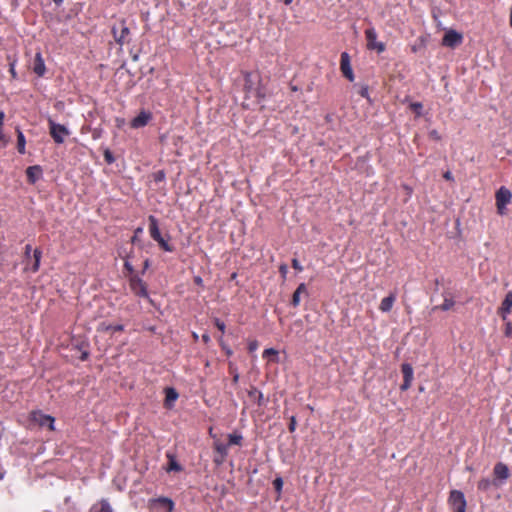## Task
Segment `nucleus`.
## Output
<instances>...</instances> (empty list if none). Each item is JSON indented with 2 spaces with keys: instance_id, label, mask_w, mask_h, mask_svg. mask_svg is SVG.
I'll return each mask as SVG.
<instances>
[{
  "instance_id": "nucleus-1",
  "label": "nucleus",
  "mask_w": 512,
  "mask_h": 512,
  "mask_svg": "<svg viewBox=\"0 0 512 512\" xmlns=\"http://www.w3.org/2000/svg\"><path fill=\"white\" fill-rule=\"evenodd\" d=\"M148 221H149V233H150L151 238L158 243L159 247L162 250H164L166 252H173L174 247L171 244H169V242L166 239H164V237L161 235L157 218L153 215H150L148 217Z\"/></svg>"
},
{
  "instance_id": "nucleus-2",
  "label": "nucleus",
  "mask_w": 512,
  "mask_h": 512,
  "mask_svg": "<svg viewBox=\"0 0 512 512\" xmlns=\"http://www.w3.org/2000/svg\"><path fill=\"white\" fill-rule=\"evenodd\" d=\"M131 292L140 298L150 299L146 282L139 275L128 277Z\"/></svg>"
},
{
  "instance_id": "nucleus-3",
  "label": "nucleus",
  "mask_w": 512,
  "mask_h": 512,
  "mask_svg": "<svg viewBox=\"0 0 512 512\" xmlns=\"http://www.w3.org/2000/svg\"><path fill=\"white\" fill-rule=\"evenodd\" d=\"M49 134L56 144H62L65 138L70 135L68 128L62 124L56 123L51 118L48 119Z\"/></svg>"
},
{
  "instance_id": "nucleus-4",
  "label": "nucleus",
  "mask_w": 512,
  "mask_h": 512,
  "mask_svg": "<svg viewBox=\"0 0 512 512\" xmlns=\"http://www.w3.org/2000/svg\"><path fill=\"white\" fill-rule=\"evenodd\" d=\"M366 46L368 50H375L377 53L385 51V44L377 41V32L373 27L365 30Z\"/></svg>"
},
{
  "instance_id": "nucleus-5",
  "label": "nucleus",
  "mask_w": 512,
  "mask_h": 512,
  "mask_svg": "<svg viewBox=\"0 0 512 512\" xmlns=\"http://www.w3.org/2000/svg\"><path fill=\"white\" fill-rule=\"evenodd\" d=\"M112 34H113L115 41L119 45H123V44L129 42L128 36L130 34V30L127 27L126 21L124 19L120 20L119 26H113Z\"/></svg>"
},
{
  "instance_id": "nucleus-6",
  "label": "nucleus",
  "mask_w": 512,
  "mask_h": 512,
  "mask_svg": "<svg viewBox=\"0 0 512 512\" xmlns=\"http://www.w3.org/2000/svg\"><path fill=\"white\" fill-rule=\"evenodd\" d=\"M495 198L497 211L500 215H503L506 205L511 201L512 193L506 187H500L496 192Z\"/></svg>"
},
{
  "instance_id": "nucleus-7",
  "label": "nucleus",
  "mask_w": 512,
  "mask_h": 512,
  "mask_svg": "<svg viewBox=\"0 0 512 512\" xmlns=\"http://www.w3.org/2000/svg\"><path fill=\"white\" fill-rule=\"evenodd\" d=\"M463 41V36L455 30L447 31L442 38V45L449 48H455Z\"/></svg>"
},
{
  "instance_id": "nucleus-8",
  "label": "nucleus",
  "mask_w": 512,
  "mask_h": 512,
  "mask_svg": "<svg viewBox=\"0 0 512 512\" xmlns=\"http://www.w3.org/2000/svg\"><path fill=\"white\" fill-rule=\"evenodd\" d=\"M449 500L453 506L454 512L466 511V500L464 494L458 490H453L450 493Z\"/></svg>"
},
{
  "instance_id": "nucleus-9",
  "label": "nucleus",
  "mask_w": 512,
  "mask_h": 512,
  "mask_svg": "<svg viewBox=\"0 0 512 512\" xmlns=\"http://www.w3.org/2000/svg\"><path fill=\"white\" fill-rule=\"evenodd\" d=\"M494 476L493 485L501 486L509 477V469L507 465L504 463H497L494 467Z\"/></svg>"
},
{
  "instance_id": "nucleus-10",
  "label": "nucleus",
  "mask_w": 512,
  "mask_h": 512,
  "mask_svg": "<svg viewBox=\"0 0 512 512\" xmlns=\"http://www.w3.org/2000/svg\"><path fill=\"white\" fill-rule=\"evenodd\" d=\"M340 70L345 78L349 81H354V73L351 67L350 56L347 52L341 53Z\"/></svg>"
},
{
  "instance_id": "nucleus-11",
  "label": "nucleus",
  "mask_w": 512,
  "mask_h": 512,
  "mask_svg": "<svg viewBox=\"0 0 512 512\" xmlns=\"http://www.w3.org/2000/svg\"><path fill=\"white\" fill-rule=\"evenodd\" d=\"M152 119V114L149 111L142 110L136 117H134L130 126L134 129L145 127Z\"/></svg>"
},
{
  "instance_id": "nucleus-12",
  "label": "nucleus",
  "mask_w": 512,
  "mask_h": 512,
  "mask_svg": "<svg viewBox=\"0 0 512 512\" xmlns=\"http://www.w3.org/2000/svg\"><path fill=\"white\" fill-rule=\"evenodd\" d=\"M512 310V291H509L504 300L499 307L498 313L501 315L503 320H506L507 315L511 313Z\"/></svg>"
},
{
  "instance_id": "nucleus-13",
  "label": "nucleus",
  "mask_w": 512,
  "mask_h": 512,
  "mask_svg": "<svg viewBox=\"0 0 512 512\" xmlns=\"http://www.w3.org/2000/svg\"><path fill=\"white\" fill-rule=\"evenodd\" d=\"M33 72L38 77H43L46 73V66H45V62H44L41 52H37L35 54L34 62H33Z\"/></svg>"
},
{
  "instance_id": "nucleus-14",
  "label": "nucleus",
  "mask_w": 512,
  "mask_h": 512,
  "mask_svg": "<svg viewBox=\"0 0 512 512\" xmlns=\"http://www.w3.org/2000/svg\"><path fill=\"white\" fill-rule=\"evenodd\" d=\"M164 393H165V400H164L165 407H167V408L173 407L176 400L179 397L178 392L173 387H166L164 389Z\"/></svg>"
},
{
  "instance_id": "nucleus-15",
  "label": "nucleus",
  "mask_w": 512,
  "mask_h": 512,
  "mask_svg": "<svg viewBox=\"0 0 512 512\" xmlns=\"http://www.w3.org/2000/svg\"><path fill=\"white\" fill-rule=\"evenodd\" d=\"M42 175V168L39 165L29 166L26 169L27 180L30 184H35Z\"/></svg>"
},
{
  "instance_id": "nucleus-16",
  "label": "nucleus",
  "mask_w": 512,
  "mask_h": 512,
  "mask_svg": "<svg viewBox=\"0 0 512 512\" xmlns=\"http://www.w3.org/2000/svg\"><path fill=\"white\" fill-rule=\"evenodd\" d=\"M443 297V303L438 306H435L433 310L448 311L453 308V306L455 305V301L453 299L452 294L450 292H444Z\"/></svg>"
},
{
  "instance_id": "nucleus-17",
  "label": "nucleus",
  "mask_w": 512,
  "mask_h": 512,
  "mask_svg": "<svg viewBox=\"0 0 512 512\" xmlns=\"http://www.w3.org/2000/svg\"><path fill=\"white\" fill-rule=\"evenodd\" d=\"M301 294H307V287L305 283H301L298 285L296 290L294 291L291 299V305L293 307H298L301 301Z\"/></svg>"
},
{
  "instance_id": "nucleus-18",
  "label": "nucleus",
  "mask_w": 512,
  "mask_h": 512,
  "mask_svg": "<svg viewBox=\"0 0 512 512\" xmlns=\"http://www.w3.org/2000/svg\"><path fill=\"white\" fill-rule=\"evenodd\" d=\"M396 301V295L391 293L389 296L383 298L379 305V309L382 312H390Z\"/></svg>"
},
{
  "instance_id": "nucleus-19",
  "label": "nucleus",
  "mask_w": 512,
  "mask_h": 512,
  "mask_svg": "<svg viewBox=\"0 0 512 512\" xmlns=\"http://www.w3.org/2000/svg\"><path fill=\"white\" fill-rule=\"evenodd\" d=\"M17 150L20 154H25L26 153V149H25V146H26V140H25V136L24 134L22 133V131L20 129H17Z\"/></svg>"
},
{
  "instance_id": "nucleus-20",
  "label": "nucleus",
  "mask_w": 512,
  "mask_h": 512,
  "mask_svg": "<svg viewBox=\"0 0 512 512\" xmlns=\"http://www.w3.org/2000/svg\"><path fill=\"white\" fill-rule=\"evenodd\" d=\"M401 371L403 374V379L406 380V382H412L413 380V369L410 364H402Z\"/></svg>"
},
{
  "instance_id": "nucleus-21",
  "label": "nucleus",
  "mask_w": 512,
  "mask_h": 512,
  "mask_svg": "<svg viewBox=\"0 0 512 512\" xmlns=\"http://www.w3.org/2000/svg\"><path fill=\"white\" fill-rule=\"evenodd\" d=\"M248 397H249V400L250 401H253V402H258V404H260V401L261 399L263 398V395L261 393V391H259L257 388H252L249 392H248Z\"/></svg>"
},
{
  "instance_id": "nucleus-22",
  "label": "nucleus",
  "mask_w": 512,
  "mask_h": 512,
  "mask_svg": "<svg viewBox=\"0 0 512 512\" xmlns=\"http://www.w3.org/2000/svg\"><path fill=\"white\" fill-rule=\"evenodd\" d=\"M91 512H112V508L107 502L102 501L101 503L95 505Z\"/></svg>"
},
{
  "instance_id": "nucleus-23",
  "label": "nucleus",
  "mask_w": 512,
  "mask_h": 512,
  "mask_svg": "<svg viewBox=\"0 0 512 512\" xmlns=\"http://www.w3.org/2000/svg\"><path fill=\"white\" fill-rule=\"evenodd\" d=\"M42 252L40 249H35L33 253L34 257V264L32 266V271L37 272L40 267V260H41Z\"/></svg>"
},
{
  "instance_id": "nucleus-24",
  "label": "nucleus",
  "mask_w": 512,
  "mask_h": 512,
  "mask_svg": "<svg viewBox=\"0 0 512 512\" xmlns=\"http://www.w3.org/2000/svg\"><path fill=\"white\" fill-rule=\"evenodd\" d=\"M252 74L249 72H246L244 75V89L246 93L251 94L253 93V87H252V80H251Z\"/></svg>"
},
{
  "instance_id": "nucleus-25",
  "label": "nucleus",
  "mask_w": 512,
  "mask_h": 512,
  "mask_svg": "<svg viewBox=\"0 0 512 512\" xmlns=\"http://www.w3.org/2000/svg\"><path fill=\"white\" fill-rule=\"evenodd\" d=\"M242 435L239 433H232L228 436V445H241Z\"/></svg>"
},
{
  "instance_id": "nucleus-26",
  "label": "nucleus",
  "mask_w": 512,
  "mask_h": 512,
  "mask_svg": "<svg viewBox=\"0 0 512 512\" xmlns=\"http://www.w3.org/2000/svg\"><path fill=\"white\" fill-rule=\"evenodd\" d=\"M229 373L232 375L233 384H237L239 381V373L232 362L229 363Z\"/></svg>"
},
{
  "instance_id": "nucleus-27",
  "label": "nucleus",
  "mask_w": 512,
  "mask_h": 512,
  "mask_svg": "<svg viewBox=\"0 0 512 512\" xmlns=\"http://www.w3.org/2000/svg\"><path fill=\"white\" fill-rule=\"evenodd\" d=\"M152 178L156 183L164 182L166 179V173L164 170H158L152 174Z\"/></svg>"
},
{
  "instance_id": "nucleus-28",
  "label": "nucleus",
  "mask_w": 512,
  "mask_h": 512,
  "mask_svg": "<svg viewBox=\"0 0 512 512\" xmlns=\"http://www.w3.org/2000/svg\"><path fill=\"white\" fill-rule=\"evenodd\" d=\"M124 270L127 272L128 277L132 275H137L135 273L133 265L130 263L127 257L124 259Z\"/></svg>"
},
{
  "instance_id": "nucleus-29",
  "label": "nucleus",
  "mask_w": 512,
  "mask_h": 512,
  "mask_svg": "<svg viewBox=\"0 0 512 512\" xmlns=\"http://www.w3.org/2000/svg\"><path fill=\"white\" fill-rule=\"evenodd\" d=\"M54 419L55 418H50V417L40 418L41 421L39 422V425L47 426L50 430H53L54 429Z\"/></svg>"
},
{
  "instance_id": "nucleus-30",
  "label": "nucleus",
  "mask_w": 512,
  "mask_h": 512,
  "mask_svg": "<svg viewBox=\"0 0 512 512\" xmlns=\"http://www.w3.org/2000/svg\"><path fill=\"white\" fill-rule=\"evenodd\" d=\"M493 485V481H491L490 479L488 478H484V479H481L478 483V488L480 490H487L489 489V487Z\"/></svg>"
},
{
  "instance_id": "nucleus-31",
  "label": "nucleus",
  "mask_w": 512,
  "mask_h": 512,
  "mask_svg": "<svg viewBox=\"0 0 512 512\" xmlns=\"http://www.w3.org/2000/svg\"><path fill=\"white\" fill-rule=\"evenodd\" d=\"M358 93H359V95L361 97L366 98L367 100L370 101L368 85H361V86H359Z\"/></svg>"
},
{
  "instance_id": "nucleus-32",
  "label": "nucleus",
  "mask_w": 512,
  "mask_h": 512,
  "mask_svg": "<svg viewBox=\"0 0 512 512\" xmlns=\"http://www.w3.org/2000/svg\"><path fill=\"white\" fill-rule=\"evenodd\" d=\"M103 156H104V160L106 161L107 164H112L115 162V157L109 149H106L104 151Z\"/></svg>"
},
{
  "instance_id": "nucleus-33",
  "label": "nucleus",
  "mask_w": 512,
  "mask_h": 512,
  "mask_svg": "<svg viewBox=\"0 0 512 512\" xmlns=\"http://www.w3.org/2000/svg\"><path fill=\"white\" fill-rule=\"evenodd\" d=\"M410 108L416 112L417 116H421V111H422V108H423V105L422 103L420 102H414L410 105Z\"/></svg>"
},
{
  "instance_id": "nucleus-34",
  "label": "nucleus",
  "mask_w": 512,
  "mask_h": 512,
  "mask_svg": "<svg viewBox=\"0 0 512 512\" xmlns=\"http://www.w3.org/2000/svg\"><path fill=\"white\" fill-rule=\"evenodd\" d=\"M278 355V351L274 348H268V349H265L263 351V358H267V357H270V356H277Z\"/></svg>"
},
{
  "instance_id": "nucleus-35",
  "label": "nucleus",
  "mask_w": 512,
  "mask_h": 512,
  "mask_svg": "<svg viewBox=\"0 0 512 512\" xmlns=\"http://www.w3.org/2000/svg\"><path fill=\"white\" fill-rule=\"evenodd\" d=\"M219 344L227 356H231L233 354V351L224 343L222 337L219 339Z\"/></svg>"
},
{
  "instance_id": "nucleus-36",
  "label": "nucleus",
  "mask_w": 512,
  "mask_h": 512,
  "mask_svg": "<svg viewBox=\"0 0 512 512\" xmlns=\"http://www.w3.org/2000/svg\"><path fill=\"white\" fill-rule=\"evenodd\" d=\"M124 330V326L121 324L109 325L106 327V331L120 332Z\"/></svg>"
},
{
  "instance_id": "nucleus-37",
  "label": "nucleus",
  "mask_w": 512,
  "mask_h": 512,
  "mask_svg": "<svg viewBox=\"0 0 512 512\" xmlns=\"http://www.w3.org/2000/svg\"><path fill=\"white\" fill-rule=\"evenodd\" d=\"M214 324L215 326L219 329V331H221V333L223 334L225 332V329H226V325L223 321H221L219 318H215L214 319Z\"/></svg>"
},
{
  "instance_id": "nucleus-38",
  "label": "nucleus",
  "mask_w": 512,
  "mask_h": 512,
  "mask_svg": "<svg viewBox=\"0 0 512 512\" xmlns=\"http://www.w3.org/2000/svg\"><path fill=\"white\" fill-rule=\"evenodd\" d=\"M215 448H216V450H217L219 453H221L222 455H226V453H227V445L222 444V443H220V442H216V443H215Z\"/></svg>"
},
{
  "instance_id": "nucleus-39",
  "label": "nucleus",
  "mask_w": 512,
  "mask_h": 512,
  "mask_svg": "<svg viewBox=\"0 0 512 512\" xmlns=\"http://www.w3.org/2000/svg\"><path fill=\"white\" fill-rule=\"evenodd\" d=\"M159 502L162 503L170 512L173 509V502L170 499L162 498L159 499Z\"/></svg>"
},
{
  "instance_id": "nucleus-40",
  "label": "nucleus",
  "mask_w": 512,
  "mask_h": 512,
  "mask_svg": "<svg viewBox=\"0 0 512 512\" xmlns=\"http://www.w3.org/2000/svg\"><path fill=\"white\" fill-rule=\"evenodd\" d=\"M15 63H16V61L14 60V61L10 62V64H9V72L11 74V78L12 79H17V72L15 70Z\"/></svg>"
},
{
  "instance_id": "nucleus-41",
  "label": "nucleus",
  "mask_w": 512,
  "mask_h": 512,
  "mask_svg": "<svg viewBox=\"0 0 512 512\" xmlns=\"http://www.w3.org/2000/svg\"><path fill=\"white\" fill-rule=\"evenodd\" d=\"M273 485L275 487V489L278 491V492H281L282 490V487H283V480L282 478H276L274 481H273Z\"/></svg>"
},
{
  "instance_id": "nucleus-42",
  "label": "nucleus",
  "mask_w": 512,
  "mask_h": 512,
  "mask_svg": "<svg viewBox=\"0 0 512 512\" xmlns=\"http://www.w3.org/2000/svg\"><path fill=\"white\" fill-rule=\"evenodd\" d=\"M291 264L295 270H297L299 272L303 271V266L300 264V262L296 258L292 259Z\"/></svg>"
},
{
  "instance_id": "nucleus-43",
  "label": "nucleus",
  "mask_w": 512,
  "mask_h": 512,
  "mask_svg": "<svg viewBox=\"0 0 512 512\" xmlns=\"http://www.w3.org/2000/svg\"><path fill=\"white\" fill-rule=\"evenodd\" d=\"M504 334L507 337H511L512 336V324H511V322H507L505 324Z\"/></svg>"
},
{
  "instance_id": "nucleus-44",
  "label": "nucleus",
  "mask_w": 512,
  "mask_h": 512,
  "mask_svg": "<svg viewBox=\"0 0 512 512\" xmlns=\"http://www.w3.org/2000/svg\"><path fill=\"white\" fill-rule=\"evenodd\" d=\"M169 471H179L180 470V466L177 464V462L171 458L170 460V465H169V468H168Z\"/></svg>"
},
{
  "instance_id": "nucleus-45",
  "label": "nucleus",
  "mask_w": 512,
  "mask_h": 512,
  "mask_svg": "<svg viewBox=\"0 0 512 512\" xmlns=\"http://www.w3.org/2000/svg\"><path fill=\"white\" fill-rule=\"evenodd\" d=\"M429 137L433 140H436V141H439L441 139V136L440 134L438 133L437 130H431L429 132Z\"/></svg>"
},
{
  "instance_id": "nucleus-46",
  "label": "nucleus",
  "mask_w": 512,
  "mask_h": 512,
  "mask_svg": "<svg viewBox=\"0 0 512 512\" xmlns=\"http://www.w3.org/2000/svg\"><path fill=\"white\" fill-rule=\"evenodd\" d=\"M0 142L3 144V145H6L9 140L8 138L5 136V134L3 133V128H0Z\"/></svg>"
},
{
  "instance_id": "nucleus-47",
  "label": "nucleus",
  "mask_w": 512,
  "mask_h": 512,
  "mask_svg": "<svg viewBox=\"0 0 512 512\" xmlns=\"http://www.w3.org/2000/svg\"><path fill=\"white\" fill-rule=\"evenodd\" d=\"M279 272L281 273V275L283 277H286V274L288 272V267L286 264H282L280 267H279Z\"/></svg>"
},
{
  "instance_id": "nucleus-48",
  "label": "nucleus",
  "mask_w": 512,
  "mask_h": 512,
  "mask_svg": "<svg viewBox=\"0 0 512 512\" xmlns=\"http://www.w3.org/2000/svg\"><path fill=\"white\" fill-rule=\"evenodd\" d=\"M257 347H258V342H257L256 340L251 341V342L249 343V345H248V349H249V351H250V352H252V351L256 350V349H257Z\"/></svg>"
},
{
  "instance_id": "nucleus-49",
  "label": "nucleus",
  "mask_w": 512,
  "mask_h": 512,
  "mask_svg": "<svg viewBox=\"0 0 512 512\" xmlns=\"http://www.w3.org/2000/svg\"><path fill=\"white\" fill-rule=\"evenodd\" d=\"M443 178L447 181H453L454 180V177L452 175V173L450 171H446L444 174H443Z\"/></svg>"
},
{
  "instance_id": "nucleus-50",
  "label": "nucleus",
  "mask_w": 512,
  "mask_h": 512,
  "mask_svg": "<svg viewBox=\"0 0 512 512\" xmlns=\"http://www.w3.org/2000/svg\"><path fill=\"white\" fill-rule=\"evenodd\" d=\"M253 94L254 96H256L258 99H264L265 97V94L260 90V89H257L255 91H253Z\"/></svg>"
},
{
  "instance_id": "nucleus-51",
  "label": "nucleus",
  "mask_w": 512,
  "mask_h": 512,
  "mask_svg": "<svg viewBox=\"0 0 512 512\" xmlns=\"http://www.w3.org/2000/svg\"><path fill=\"white\" fill-rule=\"evenodd\" d=\"M142 231L143 230L140 227L135 230V234H134V236L131 239L132 243H135L137 241L138 234L141 233Z\"/></svg>"
},
{
  "instance_id": "nucleus-52",
  "label": "nucleus",
  "mask_w": 512,
  "mask_h": 512,
  "mask_svg": "<svg viewBox=\"0 0 512 512\" xmlns=\"http://www.w3.org/2000/svg\"><path fill=\"white\" fill-rule=\"evenodd\" d=\"M149 266H150V261H149V259H146V260L144 261V263H143L142 274H144V273H145V271L149 268Z\"/></svg>"
},
{
  "instance_id": "nucleus-53",
  "label": "nucleus",
  "mask_w": 512,
  "mask_h": 512,
  "mask_svg": "<svg viewBox=\"0 0 512 512\" xmlns=\"http://www.w3.org/2000/svg\"><path fill=\"white\" fill-rule=\"evenodd\" d=\"M4 119H5V113L3 111H0V128H3Z\"/></svg>"
},
{
  "instance_id": "nucleus-54",
  "label": "nucleus",
  "mask_w": 512,
  "mask_h": 512,
  "mask_svg": "<svg viewBox=\"0 0 512 512\" xmlns=\"http://www.w3.org/2000/svg\"><path fill=\"white\" fill-rule=\"evenodd\" d=\"M411 386V382H406V380L403 381V384L401 386L402 390H406Z\"/></svg>"
},
{
  "instance_id": "nucleus-55",
  "label": "nucleus",
  "mask_w": 512,
  "mask_h": 512,
  "mask_svg": "<svg viewBox=\"0 0 512 512\" xmlns=\"http://www.w3.org/2000/svg\"><path fill=\"white\" fill-rule=\"evenodd\" d=\"M194 283H195V284H197V285H202V284H203V280H202V278H201V277L196 276V277L194 278Z\"/></svg>"
},
{
  "instance_id": "nucleus-56",
  "label": "nucleus",
  "mask_w": 512,
  "mask_h": 512,
  "mask_svg": "<svg viewBox=\"0 0 512 512\" xmlns=\"http://www.w3.org/2000/svg\"><path fill=\"white\" fill-rule=\"evenodd\" d=\"M31 249H32V248H31V245H30V244H27V245H26V247H25V255H26L27 257H29V256H30Z\"/></svg>"
},
{
  "instance_id": "nucleus-57",
  "label": "nucleus",
  "mask_w": 512,
  "mask_h": 512,
  "mask_svg": "<svg viewBox=\"0 0 512 512\" xmlns=\"http://www.w3.org/2000/svg\"><path fill=\"white\" fill-rule=\"evenodd\" d=\"M302 320L301 319H297L293 322V326H296V327H299L301 328L302 327Z\"/></svg>"
},
{
  "instance_id": "nucleus-58",
  "label": "nucleus",
  "mask_w": 512,
  "mask_h": 512,
  "mask_svg": "<svg viewBox=\"0 0 512 512\" xmlns=\"http://www.w3.org/2000/svg\"><path fill=\"white\" fill-rule=\"evenodd\" d=\"M202 340L204 343H208L210 341V336L208 334H203Z\"/></svg>"
},
{
  "instance_id": "nucleus-59",
  "label": "nucleus",
  "mask_w": 512,
  "mask_h": 512,
  "mask_svg": "<svg viewBox=\"0 0 512 512\" xmlns=\"http://www.w3.org/2000/svg\"><path fill=\"white\" fill-rule=\"evenodd\" d=\"M295 425H296V421H295V418H291V422H290V430H294L295 429Z\"/></svg>"
},
{
  "instance_id": "nucleus-60",
  "label": "nucleus",
  "mask_w": 512,
  "mask_h": 512,
  "mask_svg": "<svg viewBox=\"0 0 512 512\" xmlns=\"http://www.w3.org/2000/svg\"><path fill=\"white\" fill-rule=\"evenodd\" d=\"M88 358V353L84 352L82 353L81 360H86Z\"/></svg>"
},
{
  "instance_id": "nucleus-61",
  "label": "nucleus",
  "mask_w": 512,
  "mask_h": 512,
  "mask_svg": "<svg viewBox=\"0 0 512 512\" xmlns=\"http://www.w3.org/2000/svg\"><path fill=\"white\" fill-rule=\"evenodd\" d=\"M510 26L512 27V6L510 9V19H509Z\"/></svg>"
},
{
  "instance_id": "nucleus-62",
  "label": "nucleus",
  "mask_w": 512,
  "mask_h": 512,
  "mask_svg": "<svg viewBox=\"0 0 512 512\" xmlns=\"http://www.w3.org/2000/svg\"><path fill=\"white\" fill-rule=\"evenodd\" d=\"M56 5H60L64 0H52Z\"/></svg>"
},
{
  "instance_id": "nucleus-63",
  "label": "nucleus",
  "mask_w": 512,
  "mask_h": 512,
  "mask_svg": "<svg viewBox=\"0 0 512 512\" xmlns=\"http://www.w3.org/2000/svg\"><path fill=\"white\" fill-rule=\"evenodd\" d=\"M283 2L285 5H290L293 2V0H283Z\"/></svg>"
},
{
  "instance_id": "nucleus-64",
  "label": "nucleus",
  "mask_w": 512,
  "mask_h": 512,
  "mask_svg": "<svg viewBox=\"0 0 512 512\" xmlns=\"http://www.w3.org/2000/svg\"><path fill=\"white\" fill-rule=\"evenodd\" d=\"M116 121L118 123V126H120L124 122L123 119H119V118H117Z\"/></svg>"
}]
</instances>
